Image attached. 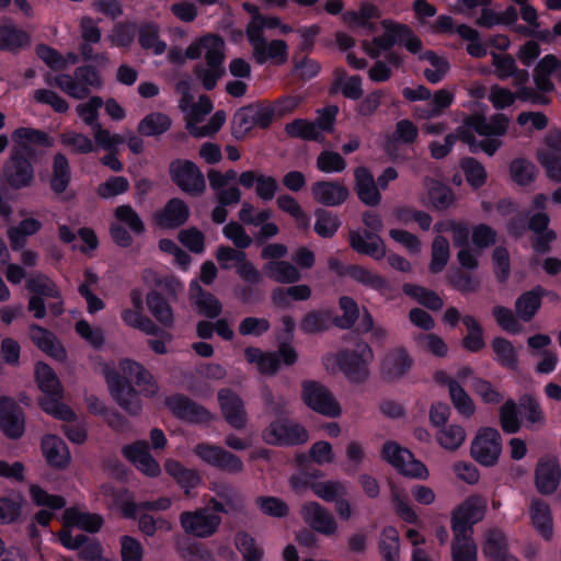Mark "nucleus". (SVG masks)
<instances>
[{
    "mask_svg": "<svg viewBox=\"0 0 561 561\" xmlns=\"http://www.w3.org/2000/svg\"><path fill=\"white\" fill-rule=\"evenodd\" d=\"M263 439L270 445H300L305 444L308 438L307 430L299 423L287 419L278 417L273 421L264 431Z\"/></svg>",
    "mask_w": 561,
    "mask_h": 561,
    "instance_id": "obj_8",
    "label": "nucleus"
},
{
    "mask_svg": "<svg viewBox=\"0 0 561 561\" xmlns=\"http://www.w3.org/2000/svg\"><path fill=\"white\" fill-rule=\"evenodd\" d=\"M25 499L21 494L0 496V524L16 523L22 514Z\"/></svg>",
    "mask_w": 561,
    "mask_h": 561,
    "instance_id": "obj_48",
    "label": "nucleus"
},
{
    "mask_svg": "<svg viewBox=\"0 0 561 561\" xmlns=\"http://www.w3.org/2000/svg\"><path fill=\"white\" fill-rule=\"evenodd\" d=\"M460 167L466 175L467 182L473 187L479 188L486 181L484 167L474 158L466 157L460 161Z\"/></svg>",
    "mask_w": 561,
    "mask_h": 561,
    "instance_id": "obj_58",
    "label": "nucleus"
},
{
    "mask_svg": "<svg viewBox=\"0 0 561 561\" xmlns=\"http://www.w3.org/2000/svg\"><path fill=\"white\" fill-rule=\"evenodd\" d=\"M533 527L547 541L553 537V518L550 505L541 499L534 497L529 505Z\"/></svg>",
    "mask_w": 561,
    "mask_h": 561,
    "instance_id": "obj_30",
    "label": "nucleus"
},
{
    "mask_svg": "<svg viewBox=\"0 0 561 561\" xmlns=\"http://www.w3.org/2000/svg\"><path fill=\"white\" fill-rule=\"evenodd\" d=\"M313 199L324 206H340L350 197V190L342 182L318 181L311 186Z\"/></svg>",
    "mask_w": 561,
    "mask_h": 561,
    "instance_id": "obj_23",
    "label": "nucleus"
},
{
    "mask_svg": "<svg viewBox=\"0 0 561 561\" xmlns=\"http://www.w3.org/2000/svg\"><path fill=\"white\" fill-rule=\"evenodd\" d=\"M169 173L171 180L186 194L199 196L206 191L202 171L190 160H173L169 165Z\"/></svg>",
    "mask_w": 561,
    "mask_h": 561,
    "instance_id": "obj_7",
    "label": "nucleus"
},
{
    "mask_svg": "<svg viewBox=\"0 0 561 561\" xmlns=\"http://www.w3.org/2000/svg\"><path fill=\"white\" fill-rule=\"evenodd\" d=\"M300 515L313 531L324 536H333L337 533L339 525L333 514L318 502H306L300 508Z\"/></svg>",
    "mask_w": 561,
    "mask_h": 561,
    "instance_id": "obj_17",
    "label": "nucleus"
},
{
    "mask_svg": "<svg viewBox=\"0 0 561 561\" xmlns=\"http://www.w3.org/2000/svg\"><path fill=\"white\" fill-rule=\"evenodd\" d=\"M462 322L468 330V334L462 339V346L469 352H479L485 347L483 340V330L480 323L472 316H465Z\"/></svg>",
    "mask_w": 561,
    "mask_h": 561,
    "instance_id": "obj_47",
    "label": "nucleus"
},
{
    "mask_svg": "<svg viewBox=\"0 0 561 561\" xmlns=\"http://www.w3.org/2000/svg\"><path fill=\"white\" fill-rule=\"evenodd\" d=\"M180 523L186 534L208 538L218 530L221 517L210 512L209 507H203L194 512H183Z\"/></svg>",
    "mask_w": 561,
    "mask_h": 561,
    "instance_id": "obj_12",
    "label": "nucleus"
},
{
    "mask_svg": "<svg viewBox=\"0 0 561 561\" xmlns=\"http://www.w3.org/2000/svg\"><path fill=\"white\" fill-rule=\"evenodd\" d=\"M381 15L377 5L370 2H363L358 11H346L343 14L344 22L356 24L357 26H366L371 19H379Z\"/></svg>",
    "mask_w": 561,
    "mask_h": 561,
    "instance_id": "obj_60",
    "label": "nucleus"
},
{
    "mask_svg": "<svg viewBox=\"0 0 561 561\" xmlns=\"http://www.w3.org/2000/svg\"><path fill=\"white\" fill-rule=\"evenodd\" d=\"M216 45L217 46L211 47V51L205 54V60L208 68L197 66L194 71L207 91L214 90L217 81L225 75V68L222 67L225 53L221 51V44L217 43Z\"/></svg>",
    "mask_w": 561,
    "mask_h": 561,
    "instance_id": "obj_21",
    "label": "nucleus"
},
{
    "mask_svg": "<svg viewBox=\"0 0 561 561\" xmlns=\"http://www.w3.org/2000/svg\"><path fill=\"white\" fill-rule=\"evenodd\" d=\"M152 286L145 298L147 309L162 328L172 329L175 314L171 301L178 300L182 284L173 275L162 277L153 273Z\"/></svg>",
    "mask_w": 561,
    "mask_h": 561,
    "instance_id": "obj_3",
    "label": "nucleus"
},
{
    "mask_svg": "<svg viewBox=\"0 0 561 561\" xmlns=\"http://www.w3.org/2000/svg\"><path fill=\"white\" fill-rule=\"evenodd\" d=\"M194 453L205 462L229 473H239L243 470L242 460L226 449L205 443L196 445Z\"/></svg>",
    "mask_w": 561,
    "mask_h": 561,
    "instance_id": "obj_18",
    "label": "nucleus"
},
{
    "mask_svg": "<svg viewBox=\"0 0 561 561\" xmlns=\"http://www.w3.org/2000/svg\"><path fill=\"white\" fill-rule=\"evenodd\" d=\"M164 404L176 419L188 423H206L213 420V414L204 405L184 394L167 397Z\"/></svg>",
    "mask_w": 561,
    "mask_h": 561,
    "instance_id": "obj_15",
    "label": "nucleus"
},
{
    "mask_svg": "<svg viewBox=\"0 0 561 561\" xmlns=\"http://www.w3.org/2000/svg\"><path fill=\"white\" fill-rule=\"evenodd\" d=\"M354 191L358 199L369 207H376L381 202V194L373 173L366 167H357L354 170Z\"/></svg>",
    "mask_w": 561,
    "mask_h": 561,
    "instance_id": "obj_24",
    "label": "nucleus"
},
{
    "mask_svg": "<svg viewBox=\"0 0 561 561\" xmlns=\"http://www.w3.org/2000/svg\"><path fill=\"white\" fill-rule=\"evenodd\" d=\"M71 181V170L67 157L64 153H56L53 158L49 186L56 195L66 192Z\"/></svg>",
    "mask_w": 561,
    "mask_h": 561,
    "instance_id": "obj_36",
    "label": "nucleus"
},
{
    "mask_svg": "<svg viewBox=\"0 0 561 561\" xmlns=\"http://www.w3.org/2000/svg\"><path fill=\"white\" fill-rule=\"evenodd\" d=\"M448 392L454 408L465 417H471L476 412V404L462 386L455 379H447Z\"/></svg>",
    "mask_w": 561,
    "mask_h": 561,
    "instance_id": "obj_42",
    "label": "nucleus"
},
{
    "mask_svg": "<svg viewBox=\"0 0 561 561\" xmlns=\"http://www.w3.org/2000/svg\"><path fill=\"white\" fill-rule=\"evenodd\" d=\"M266 275L280 284L296 283L301 278L300 272L287 261H270L264 265Z\"/></svg>",
    "mask_w": 561,
    "mask_h": 561,
    "instance_id": "obj_43",
    "label": "nucleus"
},
{
    "mask_svg": "<svg viewBox=\"0 0 561 561\" xmlns=\"http://www.w3.org/2000/svg\"><path fill=\"white\" fill-rule=\"evenodd\" d=\"M399 534L393 527H386L379 540V550L385 561H398Z\"/></svg>",
    "mask_w": 561,
    "mask_h": 561,
    "instance_id": "obj_56",
    "label": "nucleus"
},
{
    "mask_svg": "<svg viewBox=\"0 0 561 561\" xmlns=\"http://www.w3.org/2000/svg\"><path fill=\"white\" fill-rule=\"evenodd\" d=\"M218 402L224 419L236 430H243L247 426V411L244 402L238 393L231 389H221L218 392Z\"/></svg>",
    "mask_w": 561,
    "mask_h": 561,
    "instance_id": "obj_19",
    "label": "nucleus"
},
{
    "mask_svg": "<svg viewBox=\"0 0 561 561\" xmlns=\"http://www.w3.org/2000/svg\"><path fill=\"white\" fill-rule=\"evenodd\" d=\"M374 352L369 344L359 340L354 350L343 348L335 353L334 363L345 377L354 383H363L369 377V364Z\"/></svg>",
    "mask_w": 561,
    "mask_h": 561,
    "instance_id": "obj_4",
    "label": "nucleus"
},
{
    "mask_svg": "<svg viewBox=\"0 0 561 561\" xmlns=\"http://www.w3.org/2000/svg\"><path fill=\"white\" fill-rule=\"evenodd\" d=\"M426 185L434 208L445 210L454 204L455 195L449 186L434 179H430Z\"/></svg>",
    "mask_w": 561,
    "mask_h": 561,
    "instance_id": "obj_46",
    "label": "nucleus"
},
{
    "mask_svg": "<svg viewBox=\"0 0 561 561\" xmlns=\"http://www.w3.org/2000/svg\"><path fill=\"white\" fill-rule=\"evenodd\" d=\"M412 365L413 358L405 348H393L381 359L380 376L386 381L398 380L407 375Z\"/></svg>",
    "mask_w": 561,
    "mask_h": 561,
    "instance_id": "obj_20",
    "label": "nucleus"
},
{
    "mask_svg": "<svg viewBox=\"0 0 561 561\" xmlns=\"http://www.w3.org/2000/svg\"><path fill=\"white\" fill-rule=\"evenodd\" d=\"M383 28L382 35L373 38V44L385 51L391 50L397 44H403L407 36L411 34V27L407 24L396 22L390 19L380 22Z\"/></svg>",
    "mask_w": 561,
    "mask_h": 561,
    "instance_id": "obj_32",
    "label": "nucleus"
},
{
    "mask_svg": "<svg viewBox=\"0 0 561 561\" xmlns=\"http://www.w3.org/2000/svg\"><path fill=\"white\" fill-rule=\"evenodd\" d=\"M237 548L241 552L244 561H261L263 558V549L260 548L253 537L248 533H238Z\"/></svg>",
    "mask_w": 561,
    "mask_h": 561,
    "instance_id": "obj_64",
    "label": "nucleus"
},
{
    "mask_svg": "<svg viewBox=\"0 0 561 561\" xmlns=\"http://www.w3.org/2000/svg\"><path fill=\"white\" fill-rule=\"evenodd\" d=\"M210 490L215 493V496L210 497L208 503L211 505L214 512L226 515L245 513L244 499L232 484L215 481L210 483Z\"/></svg>",
    "mask_w": 561,
    "mask_h": 561,
    "instance_id": "obj_13",
    "label": "nucleus"
},
{
    "mask_svg": "<svg viewBox=\"0 0 561 561\" xmlns=\"http://www.w3.org/2000/svg\"><path fill=\"white\" fill-rule=\"evenodd\" d=\"M26 288L33 293L34 296H46L53 298H60V293L56 284L45 274L37 273L26 280Z\"/></svg>",
    "mask_w": 561,
    "mask_h": 561,
    "instance_id": "obj_55",
    "label": "nucleus"
},
{
    "mask_svg": "<svg viewBox=\"0 0 561 561\" xmlns=\"http://www.w3.org/2000/svg\"><path fill=\"white\" fill-rule=\"evenodd\" d=\"M492 348L499 362L513 370L517 369L518 358L513 344L504 337H495L492 341Z\"/></svg>",
    "mask_w": 561,
    "mask_h": 561,
    "instance_id": "obj_59",
    "label": "nucleus"
},
{
    "mask_svg": "<svg viewBox=\"0 0 561 561\" xmlns=\"http://www.w3.org/2000/svg\"><path fill=\"white\" fill-rule=\"evenodd\" d=\"M351 248L360 254H366L376 260H380L386 255V247L382 239L371 230L364 232L351 230L348 232Z\"/></svg>",
    "mask_w": 561,
    "mask_h": 561,
    "instance_id": "obj_25",
    "label": "nucleus"
},
{
    "mask_svg": "<svg viewBox=\"0 0 561 561\" xmlns=\"http://www.w3.org/2000/svg\"><path fill=\"white\" fill-rule=\"evenodd\" d=\"M301 388V399L309 409L328 417L341 415V405L328 387L314 380H305Z\"/></svg>",
    "mask_w": 561,
    "mask_h": 561,
    "instance_id": "obj_6",
    "label": "nucleus"
},
{
    "mask_svg": "<svg viewBox=\"0 0 561 561\" xmlns=\"http://www.w3.org/2000/svg\"><path fill=\"white\" fill-rule=\"evenodd\" d=\"M245 359L251 364H256L260 374L264 376H275L280 365L286 367L294 366L299 358L296 348L287 341L278 339V347L274 352H262L257 347H247L244 351Z\"/></svg>",
    "mask_w": 561,
    "mask_h": 561,
    "instance_id": "obj_5",
    "label": "nucleus"
},
{
    "mask_svg": "<svg viewBox=\"0 0 561 561\" xmlns=\"http://www.w3.org/2000/svg\"><path fill=\"white\" fill-rule=\"evenodd\" d=\"M382 458L392 465L400 473L411 478L426 479L427 468L413 454L400 447L394 442H387L382 447Z\"/></svg>",
    "mask_w": 561,
    "mask_h": 561,
    "instance_id": "obj_11",
    "label": "nucleus"
},
{
    "mask_svg": "<svg viewBox=\"0 0 561 561\" xmlns=\"http://www.w3.org/2000/svg\"><path fill=\"white\" fill-rule=\"evenodd\" d=\"M30 339L44 353L50 357L64 362L67 358V352L56 335L49 330L37 324L30 325Z\"/></svg>",
    "mask_w": 561,
    "mask_h": 561,
    "instance_id": "obj_29",
    "label": "nucleus"
},
{
    "mask_svg": "<svg viewBox=\"0 0 561 561\" xmlns=\"http://www.w3.org/2000/svg\"><path fill=\"white\" fill-rule=\"evenodd\" d=\"M172 119L161 112L146 115L138 124L137 131L146 137H157L171 128Z\"/></svg>",
    "mask_w": 561,
    "mask_h": 561,
    "instance_id": "obj_41",
    "label": "nucleus"
},
{
    "mask_svg": "<svg viewBox=\"0 0 561 561\" xmlns=\"http://www.w3.org/2000/svg\"><path fill=\"white\" fill-rule=\"evenodd\" d=\"M446 277L456 290L463 294L476 293L480 288V280L459 267L450 270Z\"/></svg>",
    "mask_w": 561,
    "mask_h": 561,
    "instance_id": "obj_53",
    "label": "nucleus"
},
{
    "mask_svg": "<svg viewBox=\"0 0 561 561\" xmlns=\"http://www.w3.org/2000/svg\"><path fill=\"white\" fill-rule=\"evenodd\" d=\"M486 501L481 495H471L451 513L453 561H477V545L472 526L484 518Z\"/></svg>",
    "mask_w": 561,
    "mask_h": 561,
    "instance_id": "obj_2",
    "label": "nucleus"
},
{
    "mask_svg": "<svg viewBox=\"0 0 561 561\" xmlns=\"http://www.w3.org/2000/svg\"><path fill=\"white\" fill-rule=\"evenodd\" d=\"M536 158L543 168L546 176L554 183H561V154H554L552 151L547 150H537Z\"/></svg>",
    "mask_w": 561,
    "mask_h": 561,
    "instance_id": "obj_57",
    "label": "nucleus"
},
{
    "mask_svg": "<svg viewBox=\"0 0 561 561\" xmlns=\"http://www.w3.org/2000/svg\"><path fill=\"white\" fill-rule=\"evenodd\" d=\"M331 322L333 319L329 310H311L301 318L300 329L307 334H317L328 330Z\"/></svg>",
    "mask_w": 561,
    "mask_h": 561,
    "instance_id": "obj_45",
    "label": "nucleus"
},
{
    "mask_svg": "<svg viewBox=\"0 0 561 561\" xmlns=\"http://www.w3.org/2000/svg\"><path fill=\"white\" fill-rule=\"evenodd\" d=\"M502 453L501 434L493 427H482L472 440L470 455L484 467L497 463Z\"/></svg>",
    "mask_w": 561,
    "mask_h": 561,
    "instance_id": "obj_9",
    "label": "nucleus"
},
{
    "mask_svg": "<svg viewBox=\"0 0 561 561\" xmlns=\"http://www.w3.org/2000/svg\"><path fill=\"white\" fill-rule=\"evenodd\" d=\"M543 293V289L540 286H537L533 290L526 291L517 298L515 302V310L520 320L529 322L535 317L541 306Z\"/></svg>",
    "mask_w": 561,
    "mask_h": 561,
    "instance_id": "obj_40",
    "label": "nucleus"
},
{
    "mask_svg": "<svg viewBox=\"0 0 561 561\" xmlns=\"http://www.w3.org/2000/svg\"><path fill=\"white\" fill-rule=\"evenodd\" d=\"M35 381L39 390L44 393L42 399H53L54 397L64 393L62 386L57 375L46 363L39 362L36 364Z\"/></svg>",
    "mask_w": 561,
    "mask_h": 561,
    "instance_id": "obj_35",
    "label": "nucleus"
},
{
    "mask_svg": "<svg viewBox=\"0 0 561 561\" xmlns=\"http://www.w3.org/2000/svg\"><path fill=\"white\" fill-rule=\"evenodd\" d=\"M73 77L79 88L85 91V98L91 93V88L100 89L103 84L101 75L91 65L77 67Z\"/></svg>",
    "mask_w": 561,
    "mask_h": 561,
    "instance_id": "obj_50",
    "label": "nucleus"
},
{
    "mask_svg": "<svg viewBox=\"0 0 561 561\" xmlns=\"http://www.w3.org/2000/svg\"><path fill=\"white\" fill-rule=\"evenodd\" d=\"M561 479V469L554 458L539 459L535 469V485L542 495L553 494Z\"/></svg>",
    "mask_w": 561,
    "mask_h": 561,
    "instance_id": "obj_22",
    "label": "nucleus"
},
{
    "mask_svg": "<svg viewBox=\"0 0 561 561\" xmlns=\"http://www.w3.org/2000/svg\"><path fill=\"white\" fill-rule=\"evenodd\" d=\"M402 291L433 311H439L444 306V301L437 293L423 286L407 283L403 284Z\"/></svg>",
    "mask_w": 561,
    "mask_h": 561,
    "instance_id": "obj_44",
    "label": "nucleus"
},
{
    "mask_svg": "<svg viewBox=\"0 0 561 561\" xmlns=\"http://www.w3.org/2000/svg\"><path fill=\"white\" fill-rule=\"evenodd\" d=\"M59 138L60 142L75 153L85 154L95 150L92 140L83 134L66 131L60 134Z\"/></svg>",
    "mask_w": 561,
    "mask_h": 561,
    "instance_id": "obj_63",
    "label": "nucleus"
},
{
    "mask_svg": "<svg viewBox=\"0 0 561 561\" xmlns=\"http://www.w3.org/2000/svg\"><path fill=\"white\" fill-rule=\"evenodd\" d=\"M13 146L2 167L3 183L15 191L31 187L35 181L34 163L44 154L35 145L51 147L49 135L39 129L20 127L12 133Z\"/></svg>",
    "mask_w": 561,
    "mask_h": 561,
    "instance_id": "obj_1",
    "label": "nucleus"
},
{
    "mask_svg": "<svg viewBox=\"0 0 561 561\" xmlns=\"http://www.w3.org/2000/svg\"><path fill=\"white\" fill-rule=\"evenodd\" d=\"M79 28L82 43L79 45L78 50L84 61H90L92 59L91 44L100 43L102 33L98 26V22L91 16L81 18Z\"/></svg>",
    "mask_w": 561,
    "mask_h": 561,
    "instance_id": "obj_38",
    "label": "nucleus"
},
{
    "mask_svg": "<svg viewBox=\"0 0 561 561\" xmlns=\"http://www.w3.org/2000/svg\"><path fill=\"white\" fill-rule=\"evenodd\" d=\"M249 43L253 48L252 57L256 64L262 65L267 59H276L278 64H284L287 59V44L283 39H273L267 43L264 36H260V31L252 27L249 32Z\"/></svg>",
    "mask_w": 561,
    "mask_h": 561,
    "instance_id": "obj_16",
    "label": "nucleus"
},
{
    "mask_svg": "<svg viewBox=\"0 0 561 561\" xmlns=\"http://www.w3.org/2000/svg\"><path fill=\"white\" fill-rule=\"evenodd\" d=\"M188 296L198 314L209 319H215L221 314L222 305L220 300L210 291L203 289L198 283L193 282L190 285Z\"/></svg>",
    "mask_w": 561,
    "mask_h": 561,
    "instance_id": "obj_27",
    "label": "nucleus"
},
{
    "mask_svg": "<svg viewBox=\"0 0 561 561\" xmlns=\"http://www.w3.org/2000/svg\"><path fill=\"white\" fill-rule=\"evenodd\" d=\"M119 367L124 374V378H134L136 385L140 388V392L147 397H154L159 392V385L141 364L131 359H123Z\"/></svg>",
    "mask_w": 561,
    "mask_h": 561,
    "instance_id": "obj_26",
    "label": "nucleus"
},
{
    "mask_svg": "<svg viewBox=\"0 0 561 561\" xmlns=\"http://www.w3.org/2000/svg\"><path fill=\"white\" fill-rule=\"evenodd\" d=\"M42 451L47 463L57 470H64L70 463V451L66 443L56 435H45L42 438Z\"/></svg>",
    "mask_w": 561,
    "mask_h": 561,
    "instance_id": "obj_28",
    "label": "nucleus"
},
{
    "mask_svg": "<svg viewBox=\"0 0 561 561\" xmlns=\"http://www.w3.org/2000/svg\"><path fill=\"white\" fill-rule=\"evenodd\" d=\"M314 215L317 217L314 231L322 238L333 237L341 225L337 216L323 208H318Z\"/></svg>",
    "mask_w": 561,
    "mask_h": 561,
    "instance_id": "obj_61",
    "label": "nucleus"
},
{
    "mask_svg": "<svg viewBox=\"0 0 561 561\" xmlns=\"http://www.w3.org/2000/svg\"><path fill=\"white\" fill-rule=\"evenodd\" d=\"M66 526H77L88 533H98L103 526V517L96 513H82L76 507L66 508L62 514Z\"/></svg>",
    "mask_w": 561,
    "mask_h": 561,
    "instance_id": "obj_37",
    "label": "nucleus"
},
{
    "mask_svg": "<svg viewBox=\"0 0 561 561\" xmlns=\"http://www.w3.org/2000/svg\"><path fill=\"white\" fill-rule=\"evenodd\" d=\"M309 486L314 495L325 502H334L340 496L347 494V489L344 483L337 480L312 482Z\"/></svg>",
    "mask_w": 561,
    "mask_h": 561,
    "instance_id": "obj_49",
    "label": "nucleus"
},
{
    "mask_svg": "<svg viewBox=\"0 0 561 561\" xmlns=\"http://www.w3.org/2000/svg\"><path fill=\"white\" fill-rule=\"evenodd\" d=\"M450 255L449 243L443 236L434 238L432 243L430 271L433 274L442 272L448 263Z\"/></svg>",
    "mask_w": 561,
    "mask_h": 561,
    "instance_id": "obj_51",
    "label": "nucleus"
},
{
    "mask_svg": "<svg viewBox=\"0 0 561 561\" xmlns=\"http://www.w3.org/2000/svg\"><path fill=\"white\" fill-rule=\"evenodd\" d=\"M123 321L130 328L138 329L147 335L161 336L172 340V334L162 330L151 318L142 314L140 309H125L122 312Z\"/></svg>",
    "mask_w": 561,
    "mask_h": 561,
    "instance_id": "obj_34",
    "label": "nucleus"
},
{
    "mask_svg": "<svg viewBox=\"0 0 561 561\" xmlns=\"http://www.w3.org/2000/svg\"><path fill=\"white\" fill-rule=\"evenodd\" d=\"M164 469L176 483L188 494L190 489L196 488L202 479L197 470L185 468L180 461L169 459L164 463Z\"/></svg>",
    "mask_w": 561,
    "mask_h": 561,
    "instance_id": "obj_39",
    "label": "nucleus"
},
{
    "mask_svg": "<svg viewBox=\"0 0 561 561\" xmlns=\"http://www.w3.org/2000/svg\"><path fill=\"white\" fill-rule=\"evenodd\" d=\"M254 128L253 114L250 105L239 108L232 118L231 133L238 139H244L245 136Z\"/></svg>",
    "mask_w": 561,
    "mask_h": 561,
    "instance_id": "obj_54",
    "label": "nucleus"
},
{
    "mask_svg": "<svg viewBox=\"0 0 561 561\" xmlns=\"http://www.w3.org/2000/svg\"><path fill=\"white\" fill-rule=\"evenodd\" d=\"M26 416L18 402L10 397H0V430L9 439H19L25 432Z\"/></svg>",
    "mask_w": 561,
    "mask_h": 561,
    "instance_id": "obj_14",
    "label": "nucleus"
},
{
    "mask_svg": "<svg viewBox=\"0 0 561 561\" xmlns=\"http://www.w3.org/2000/svg\"><path fill=\"white\" fill-rule=\"evenodd\" d=\"M483 554L492 561H518L508 552L507 538L503 530L493 527L485 531Z\"/></svg>",
    "mask_w": 561,
    "mask_h": 561,
    "instance_id": "obj_31",
    "label": "nucleus"
},
{
    "mask_svg": "<svg viewBox=\"0 0 561 561\" xmlns=\"http://www.w3.org/2000/svg\"><path fill=\"white\" fill-rule=\"evenodd\" d=\"M62 394H58L53 399H39V407L48 414L53 415L58 420H62L66 422H71L77 420L76 413L72 411L70 407L62 403Z\"/></svg>",
    "mask_w": 561,
    "mask_h": 561,
    "instance_id": "obj_52",
    "label": "nucleus"
},
{
    "mask_svg": "<svg viewBox=\"0 0 561 561\" xmlns=\"http://www.w3.org/2000/svg\"><path fill=\"white\" fill-rule=\"evenodd\" d=\"M105 380L115 402L129 415H139L142 404L138 391L131 386L130 380L115 370L107 371Z\"/></svg>",
    "mask_w": 561,
    "mask_h": 561,
    "instance_id": "obj_10",
    "label": "nucleus"
},
{
    "mask_svg": "<svg viewBox=\"0 0 561 561\" xmlns=\"http://www.w3.org/2000/svg\"><path fill=\"white\" fill-rule=\"evenodd\" d=\"M286 133L290 137L301 138L305 140H322L323 136L316 129V125L312 122L306 119H294L288 123L285 127Z\"/></svg>",
    "mask_w": 561,
    "mask_h": 561,
    "instance_id": "obj_62",
    "label": "nucleus"
},
{
    "mask_svg": "<svg viewBox=\"0 0 561 561\" xmlns=\"http://www.w3.org/2000/svg\"><path fill=\"white\" fill-rule=\"evenodd\" d=\"M190 217V209L181 198H171L157 217V224L164 229H175L184 225Z\"/></svg>",
    "mask_w": 561,
    "mask_h": 561,
    "instance_id": "obj_33",
    "label": "nucleus"
}]
</instances>
